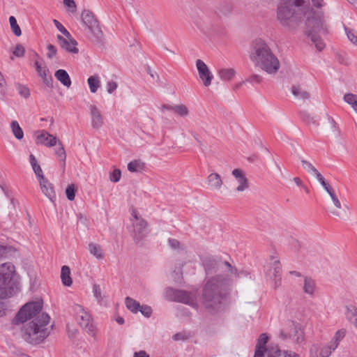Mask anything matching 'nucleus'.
I'll use <instances>...</instances> for the list:
<instances>
[{"instance_id": "obj_41", "label": "nucleus", "mask_w": 357, "mask_h": 357, "mask_svg": "<svg viewBox=\"0 0 357 357\" xmlns=\"http://www.w3.org/2000/svg\"><path fill=\"white\" fill-rule=\"evenodd\" d=\"M76 188L75 185L72 183L66 189V197L69 201H73L75 196Z\"/></svg>"}, {"instance_id": "obj_51", "label": "nucleus", "mask_w": 357, "mask_h": 357, "mask_svg": "<svg viewBox=\"0 0 357 357\" xmlns=\"http://www.w3.org/2000/svg\"><path fill=\"white\" fill-rule=\"evenodd\" d=\"M139 311L146 317H150L152 314V309L146 305H140Z\"/></svg>"}, {"instance_id": "obj_36", "label": "nucleus", "mask_w": 357, "mask_h": 357, "mask_svg": "<svg viewBox=\"0 0 357 357\" xmlns=\"http://www.w3.org/2000/svg\"><path fill=\"white\" fill-rule=\"evenodd\" d=\"M88 84L91 93H96L100 87V80L98 76H91L88 78Z\"/></svg>"}, {"instance_id": "obj_56", "label": "nucleus", "mask_w": 357, "mask_h": 357, "mask_svg": "<svg viewBox=\"0 0 357 357\" xmlns=\"http://www.w3.org/2000/svg\"><path fill=\"white\" fill-rule=\"evenodd\" d=\"M93 294H94V296L99 301H102V292H101V289H100V285L98 284H93Z\"/></svg>"}, {"instance_id": "obj_17", "label": "nucleus", "mask_w": 357, "mask_h": 357, "mask_svg": "<svg viewBox=\"0 0 357 357\" xmlns=\"http://www.w3.org/2000/svg\"><path fill=\"white\" fill-rule=\"evenodd\" d=\"M206 183L209 189L218 190L222 188L223 181L219 174L213 172L207 176Z\"/></svg>"}, {"instance_id": "obj_30", "label": "nucleus", "mask_w": 357, "mask_h": 357, "mask_svg": "<svg viewBox=\"0 0 357 357\" xmlns=\"http://www.w3.org/2000/svg\"><path fill=\"white\" fill-rule=\"evenodd\" d=\"M49 73V70L47 68H43L41 69V71L38 72L39 76L43 79L44 84L49 88L52 89L53 86V79L51 75L47 76V73Z\"/></svg>"}, {"instance_id": "obj_29", "label": "nucleus", "mask_w": 357, "mask_h": 357, "mask_svg": "<svg viewBox=\"0 0 357 357\" xmlns=\"http://www.w3.org/2000/svg\"><path fill=\"white\" fill-rule=\"evenodd\" d=\"M273 261L270 264L269 271L273 277H280L282 275V266L278 259L273 258Z\"/></svg>"}, {"instance_id": "obj_4", "label": "nucleus", "mask_w": 357, "mask_h": 357, "mask_svg": "<svg viewBox=\"0 0 357 357\" xmlns=\"http://www.w3.org/2000/svg\"><path fill=\"white\" fill-rule=\"evenodd\" d=\"M250 59L257 67L270 75L276 74L280 68L279 59L261 38H257L252 42Z\"/></svg>"}, {"instance_id": "obj_7", "label": "nucleus", "mask_w": 357, "mask_h": 357, "mask_svg": "<svg viewBox=\"0 0 357 357\" xmlns=\"http://www.w3.org/2000/svg\"><path fill=\"white\" fill-rule=\"evenodd\" d=\"M130 220L132 225V237L135 243L139 242L146 236V227L148 224L146 221L142 218L139 212L134 208H131Z\"/></svg>"}, {"instance_id": "obj_43", "label": "nucleus", "mask_w": 357, "mask_h": 357, "mask_svg": "<svg viewBox=\"0 0 357 357\" xmlns=\"http://www.w3.org/2000/svg\"><path fill=\"white\" fill-rule=\"evenodd\" d=\"M345 32L347 33V38L349 40L354 43V45H357V34L356 32H355L352 29H349L347 27H344Z\"/></svg>"}, {"instance_id": "obj_11", "label": "nucleus", "mask_w": 357, "mask_h": 357, "mask_svg": "<svg viewBox=\"0 0 357 357\" xmlns=\"http://www.w3.org/2000/svg\"><path fill=\"white\" fill-rule=\"evenodd\" d=\"M172 299L174 301L182 303L194 307L197 306V292L188 291L181 289L170 288L167 290Z\"/></svg>"}, {"instance_id": "obj_58", "label": "nucleus", "mask_w": 357, "mask_h": 357, "mask_svg": "<svg viewBox=\"0 0 357 357\" xmlns=\"http://www.w3.org/2000/svg\"><path fill=\"white\" fill-rule=\"evenodd\" d=\"M301 118L303 119V121H305V123H308V124H310V123H312V124H314L316 123V121H314V118L310 116V114L304 112L301 114Z\"/></svg>"}, {"instance_id": "obj_18", "label": "nucleus", "mask_w": 357, "mask_h": 357, "mask_svg": "<svg viewBox=\"0 0 357 357\" xmlns=\"http://www.w3.org/2000/svg\"><path fill=\"white\" fill-rule=\"evenodd\" d=\"M232 175L236 179H238V182L239 183L238 187L236 188V190L237 191H239V192L240 191H243L244 190H245L246 188H248V179L246 178V177L243 174V171L241 169H234L232 171Z\"/></svg>"}, {"instance_id": "obj_31", "label": "nucleus", "mask_w": 357, "mask_h": 357, "mask_svg": "<svg viewBox=\"0 0 357 357\" xmlns=\"http://www.w3.org/2000/svg\"><path fill=\"white\" fill-rule=\"evenodd\" d=\"M347 331L344 328L338 330L335 333L332 341L330 342L332 349H336L337 347L340 342L344 337Z\"/></svg>"}, {"instance_id": "obj_15", "label": "nucleus", "mask_w": 357, "mask_h": 357, "mask_svg": "<svg viewBox=\"0 0 357 357\" xmlns=\"http://www.w3.org/2000/svg\"><path fill=\"white\" fill-rule=\"evenodd\" d=\"M57 140L56 137L45 130H42L37 136L36 144H42L47 147H52L56 145Z\"/></svg>"}, {"instance_id": "obj_22", "label": "nucleus", "mask_w": 357, "mask_h": 357, "mask_svg": "<svg viewBox=\"0 0 357 357\" xmlns=\"http://www.w3.org/2000/svg\"><path fill=\"white\" fill-rule=\"evenodd\" d=\"M54 76L64 86L69 88L71 86L70 77L66 70H57Z\"/></svg>"}, {"instance_id": "obj_47", "label": "nucleus", "mask_w": 357, "mask_h": 357, "mask_svg": "<svg viewBox=\"0 0 357 357\" xmlns=\"http://www.w3.org/2000/svg\"><path fill=\"white\" fill-rule=\"evenodd\" d=\"M121 176V170L119 169H115L113 170L112 172L110 173L109 179L111 181H112L114 183H116L120 180Z\"/></svg>"}, {"instance_id": "obj_64", "label": "nucleus", "mask_w": 357, "mask_h": 357, "mask_svg": "<svg viewBox=\"0 0 357 357\" xmlns=\"http://www.w3.org/2000/svg\"><path fill=\"white\" fill-rule=\"evenodd\" d=\"M314 7L319 9L324 6V0H311Z\"/></svg>"}, {"instance_id": "obj_21", "label": "nucleus", "mask_w": 357, "mask_h": 357, "mask_svg": "<svg viewBox=\"0 0 357 357\" xmlns=\"http://www.w3.org/2000/svg\"><path fill=\"white\" fill-rule=\"evenodd\" d=\"M291 93L297 99L303 101L308 100L310 97V93L300 85L292 86Z\"/></svg>"}, {"instance_id": "obj_49", "label": "nucleus", "mask_w": 357, "mask_h": 357, "mask_svg": "<svg viewBox=\"0 0 357 357\" xmlns=\"http://www.w3.org/2000/svg\"><path fill=\"white\" fill-rule=\"evenodd\" d=\"M13 54L17 57H23L25 54V49L21 44H17L15 46Z\"/></svg>"}, {"instance_id": "obj_23", "label": "nucleus", "mask_w": 357, "mask_h": 357, "mask_svg": "<svg viewBox=\"0 0 357 357\" xmlns=\"http://www.w3.org/2000/svg\"><path fill=\"white\" fill-rule=\"evenodd\" d=\"M42 192L49 198L51 201L54 197V191L50 183L47 178L40 180L39 181Z\"/></svg>"}, {"instance_id": "obj_46", "label": "nucleus", "mask_w": 357, "mask_h": 357, "mask_svg": "<svg viewBox=\"0 0 357 357\" xmlns=\"http://www.w3.org/2000/svg\"><path fill=\"white\" fill-rule=\"evenodd\" d=\"M54 24H55L56 27L58 29V30L63 34L65 37L67 38H70V32L56 20H53Z\"/></svg>"}, {"instance_id": "obj_42", "label": "nucleus", "mask_w": 357, "mask_h": 357, "mask_svg": "<svg viewBox=\"0 0 357 357\" xmlns=\"http://www.w3.org/2000/svg\"><path fill=\"white\" fill-rule=\"evenodd\" d=\"M267 357H279L281 355L280 349L277 347H269L266 350Z\"/></svg>"}, {"instance_id": "obj_26", "label": "nucleus", "mask_w": 357, "mask_h": 357, "mask_svg": "<svg viewBox=\"0 0 357 357\" xmlns=\"http://www.w3.org/2000/svg\"><path fill=\"white\" fill-rule=\"evenodd\" d=\"M58 149L55 150V155L61 160V166L64 171L66 167V153L63 145L60 140H57Z\"/></svg>"}, {"instance_id": "obj_10", "label": "nucleus", "mask_w": 357, "mask_h": 357, "mask_svg": "<svg viewBox=\"0 0 357 357\" xmlns=\"http://www.w3.org/2000/svg\"><path fill=\"white\" fill-rule=\"evenodd\" d=\"M280 337L282 340L291 339L296 343H301L304 340V332L299 324L291 321L288 324L287 328L282 330Z\"/></svg>"}, {"instance_id": "obj_34", "label": "nucleus", "mask_w": 357, "mask_h": 357, "mask_svg": "<svg viewBox=\"0 0 357 357\" xmlns=\"http://www.w3.org/2000/svg\"><path fill=\"white\" fill-rule=\"evenodd\" d=\"M301 162L302 164L303 168L305 169L308 173L314 175L316 178L317 177L318 174H321L310 162L304 159H301Z\"/></svg>"}, {"instance_id": "obj_45", "label": "nucleus", "mask_w": 357, "mask_h": 357, "mask_svg": "<svg viewBox=\"0 0 357 357\" xmlns=\"http://www.w3.org/2000/svg\"><path fill=\"white\" fill-rule=\"evenodd\" d=\"M190 337V335L189 333H187L185 331H182L180 333H177L175 335L172 336V339L174 341H184L188 340Z\"/></svg>"}, {"instance_id": "obj_57", "label": "nucleus", "mask_w": 357, "mask_h": 357, "mask_svg": "<svg viewBox=\"0 0 357 357\" xmlns=\"http://www.w3.org/2000/svg\"><path fill=\"white\" fill-rule=\"evenodd\" d=\"M140 167V164L137 160H133L128 164V169L131 172H135L138 171Z\"/></svg>"}, {"instance_id": "obj_6", "label": "nucleus", "mask_w": 357, "mask_h": 357, "mask_svg": "<svg viewBox=\"0 0 357 357\" xmlns=\"http://www.w3.org/2000/svg\"><path fill=\"white\" fill-rule=\"evenodd\" d=\"M81 20L82 24L89 32V39L96 43H101L103 33L93 13L89 10H84L81 14Z\"/></svg>"}, {"instance_id": "obj_27", "label": "nucleus", "mask_w": 357, "mask_h": 357, "mask_svg": "<svg viewBox=\"0 0 357 357\" xmlns=\"http://www.w3.org/2000/svg\"><path fill=\"white\" fill-rule=\"evenodd\" d=\"M61 279L63 285L66 287H70L72 284L73 280L70 277V270L68 266H62L61 271Z\"/></svg>"}, {"instance_id": "obj_12", "label": "nucleus", "mask_w": 357, "mask_h": 357, "mask_svg": "<svg viewBox=\"0 0 357 357\" xmlns=\"http://www.w3.org/2000/svg\"><path fill=\"white\" fill-rule=\"evenodd\" d=\"M326 209L333 215L344 218L349 214L350 207L346 202H327Z\"/></svg>"}, {"instance_id": "obj_28", "label": "nucleus", "mask_w": 357, "mask_h": 357, "mask_svg": "<svg viewBox=\"0 0 357 357\" xmlns=\"http://www.w3.org/2000/svg\"><path fill=\"white\" fill-rule=\"evenodd\" d=\"M220 79L223 81H230L236 75V71L234 68H222L218 72Z\"/></svg>"}, {"instance_id": "obj_40", "label": "nucleus", "mask_w": 357, "mask_h": 357, "mask_svg": "<svg viewBox=\"0 0 357 357\" xmlns=\"http://www.w3.org/2000/svg\"><path fill=\"white\" fill-rule=\"evenodd\" d=\"M17 90L18 91L19 94L24 98H28L30 96V91L29 89L23 84H16Z\"/></svg>"}, {"instance_id": "obj_38", "label": "nucleus", "mask_w": 357, "mask_h": 357, "mask_svg": "<svg viewBox=\"0 0 357 357\" xmlns=\"http://www.w3.org/2000/svg\"><path fill=\"white\" fill-rule=\"evenodd\" d=\"M9 22L12 31L16 36H20L22 35V31L19 25L17 24V20L14 16L9 17Z\"/></svg>"}, {"instance_id": "obj_13", "label": "nucleus", "mask_w": 357, "mask_h": 357, "mask_svg": "<svg viewBox=\"0 0 357 357\" xmlns=\"http://www.w3.org/2000/svg\"><path fill=\"white\" fill-rule=\"evenodd\" d=\"M197 68L199 73L200 79L203 81L205 86H208L213 78V75L210 72L208 66L201 59H197L196 61Z\"/></svg>"}, {"instance_id": "obj_39", "label": "nucleus", "mask_w": 357, "mask_h": 357, "mask_svg": "<svg viewBox=\"0 0 357 357\" xmlns=\"http://www.w3.org/2000/svg\"><path fill=\"white\" fill-rule=\"evenodd\" d=\"M172 111L178 114L180 116L184 117L188 115L189 111L188 107L183 104L178 105H174L172 108Z\"/></svg>"}, {"instance_id": "obj_48", "label": "nucleus", "mask_w": 357, "mask_h": 357, "mask_svg": "<svg viewBox=\"0 0 357 357\" xmlns=\"http://www.w3.org/2000/svg\"><path fill=\"white\" fill-rule=\"evenodd\" d=\"M47 50L48 51L47 53V56L48 59H52L54 57L56 56L57 54V49L54 45H47Z\"/></svg>"}, {"instance_id": "obj_63", "label": "nucleus", "mask_w": 357, "mask_h": 357, "mask_svg": "<svg viewBox=\"0 0 357 357\" xmlns=\"http://www.w3.org/2000/svg\"><path fill=\"white\" fill-rule=\"evenodd\" d=\"M273 280L274 282V288L275 289H278L279 287L281 286V284H282V277L281 276L277 277V278L273 277Z\"/></svg>"}, {"instance_id": "obj_50", "label": "nucleus", "mask_w": 357, "mask_h": 357, "mask_svg": "<svg viewBox=\"0 0 357 357\" xmlns=\"http://www.w3.org/2000/svg\"><path fill=\"white\" fill-rule=\"evenodd\" d=\"M293 181L297 186L301 188V190H303L306 194L309 193V188L303 183V181L299 177H294Z\"/></svg>"}, {"instance_id": "obj_44", "label": "nucleus", "mask_w": 357, "mask_h": 357, "mask_svg": "<svg viewBox=\"0 0 357 357\" xmlns=\"http://www.w3.org/2000/svg\"><path fill=\"white\" fill-rule=\"evenodd\" d=\"M268 336L267 335V334L261 333L257 340V343L256 344V347H259V348L266 349L265 346H266V344L268 342Z\"/></svg>"}, {"instance_id": "obj_54", "label": "nucleus", "mask_w": 357, "mask_h": 357, "mask_svg": "<svg viewBox=\"0 0 357 357\" xmlns=\"http://www.w3.org/2000/svg\"><path fill=\"white\" fill-rule=\"evenodd\" d=\"M245 81L248 82H250V83L259 84L263 81V77H262V76H261L259 75L254 74V75H252L251 76H250L249 77H248L245 79Z\"/></svg>"}, {"instance_id": "obj_1", "label": "nucleus", "mask_w": 357, "mask_h": 357, "mask_svg": "<svg viewBox=\"0 0 357 357\" xmlns=\"http://www.w3.org/2000/svg\"><path fill=\"white\" fill-rule=\"evenodd\" d=\"M42 307V303L39 301L28 303L20 310L13 320V324L15 325L31 320L22 329V338L31 344L41 343L50 335L48 325L50 317L41 311Z\"/></svg>"}, {"instance_id": "obj_32", "label": "nucleus", "mask_w": 357, "mask_h": 357, "mask_svg": "<svg viewBox=\"0 0 357 357\" xmlns=\"http://www.w3.org/2000/svg\"><path fill=\"white\" fill-rule=\"evenodd\" d=\"M125 303L127 308L132 312L137 313L139 312L141 305L136 300L128 296L125 299Z\"/></svg>"}, {"instance_id": "obj_16", "label": "nucleus", "mask_w": 357, "mask_h": 357, "mask_svg": "<svg viewBox=\"0 0 357 357\" xmlns=\"http://www.w3.org/2000/svg\"><path fill=\"white\" fill-rule=\"evenodd\" d=\"M90 114L91 118V126L95 129L101 128L103 125V116L96 105H90Z\"/></svg>"}, {"instance_id": "obj_24", "label": "nucleus", "mask_w": 357, "mask_h": 357, "mask_svg": "<svg viewBox=\"0 0 357 357\" xmlns=\"http://www.w3.org/2000/svg\"><path fill=\"white\" fill-rule=\"evenodd\" d=\"M316 289V282L314 279L310 277H304L303 291L305 294L312 296Z\"/></svg>"}, {"instance_id": "obj_52", "label": "nucleus", "mask_w": 357, "mask_h": 357, "mask_svg": "<svg viewBox=\"0 0 357 357\" xmlns=\"http://www.w3.org/2000/svg\"><path fill=\"white\" fill-rule=\"evenodd\" d=\"M63 3L66 7L68 8V10L74 13L77 10L75 2L73 0H63Z\"/></svg>"}, {"instance_id": "obj_37", "label": "nucleus", "mask_w": 357, "mask_h": 357, "mask_svg": "<svg viewBox=\"0 0 357 357\" xmlns=\"http://www.w3.org/2000/svg\"><path fill=\"white\" fill-rule=\"evenodd\" d=\"M344 100L351 105L353 109L357 113V95L347 93L344 96Z\"/></svg>"}, {"instance_id": "obj_2", "label": "nucleus", "mask_w": 357, "mask_h": 357, "mask_svg": "<svg viewBox=\"0 0 357 357\" xmlns=\"http://www.w3.org/2000/svg\"><path fill=\"white\" fill-rule=\"evenodd\" d=\"M305 17V26H321V13L310 6L309 0H280L278 6L277 17L280 24L289 29H295L300 24L301 17Z\"/></svg>"}, {"instance_id": "obj_20", "label": "nucleus", "mask_w": 357, "mask_h": 357, "mask_svg": "<svg viewBox=\"0 0 357 357\" xmlns=\"http://www.w3.org/2000/svg\"><path fill=\"white\" fill-rule=\"evenodd\" d=\"M346 319L354 326L357 324V307L354 305H347L344 307Z\"/></svg>"}, {"instance_id": "obj_8", "label": "nucleus", "mask_w": 357, "mask_h": 357, "mask_svg": "<svg viewBox=\"0 0 357 357\" xmlns=\"http://www.w3.org/2000/svg\"><path fill=\"white\" fill-rule=\"evenodd\" d=\"M317 13H321V17L320 20L321 22V26L320 27H316L317 24H314V26L311 27L306 26L305 33L308 37L310 38L312 43L315 45L317 50L321 51L325 47V43L317 33H326L328 32V26L325 24L324 12L319 10L317 11Z\"/></svg>"}, {"instance_id": "obj_25", "label": "nucleus", "mask_w": 357, "mask_h": 357, "mask_svg": "<svg viewBox=\"0 0 357 357\" xmlns=\"http://www.w3.org/2000/svg\"><path fill=\"white\" fill-rule=\"evenodd\" d=\"M317 179L319 181V182L323 186V188L326 190V192L329 194L332 201H339L338 197L335 194L333 188L326 182V181L321 174H318Z\"/></svg>"}, {"instance_id": "obj_61", "label": "nucleus", "mask_w": 357, "mask_h": 357, "mask_svg": "<svg viewBox=\"0 0 357 357\" xmlns=\"http://www.w3.org/2000/svg\"><path fill=\"white\" fill-rule=\"evenodd\" d=\"M267 349H263L256 347L254 357H264V353L266 352Z\"/></svg>"}, {"instance_id": "obj_59", "label": "nucleus", "mask_w": 357, "mask_h": 357, "mask_svg": "<svg viewBox=\"0 0 357 357\" xmlns=\"http://www.w3.org/2000/svg\"><path fill=\"white\" fill-rule=\"evenodd\" d=\"M118 85L116 82L109 81L107 84V91L109 93H112L117 88Z\"/></svg>"}, {"instance_id": "obj_5", "label": "nucleus", "mask_w": 357, "mask_h": 357, "mask_svg": "<svg viewBox=\"0 0 357 357\" xmlns=\"http://www.w3.org/2000/svg\"><path fill=\"white\" fill-rule=\"evenodd\" d=\"M15 270L10 262L0 265V298H6L16 294L18 291L17 281L14 279Z\"/></svg>"}, {"instance_id": "obj_33", "label": "nucleus", "mask_w": 357, "mask_h": 357, "mask_svg": "<svg viewBox=\"0 0 357 357\" xmlns=\"http://www.w3.org/2000/svg\"><path fill=\"white\" fill-rule=\"evenodd\" d=\"M88 250L91 255L97 259H102L103 257L102 249L100 246L94 243H90L88 246Z\"/></svg>"}, {"instance_id": "obj_9", "label": "nucleus", "mask_w": 357, "mask_h": 357, "mask_svg": "<svg viewBox=\"0 0 357 357\" xmlns=\"http://www.w3.org/2000/svg\"><path fill=\"white\" fill-rule=\"evenodd\" d=\"M73 311L79 325L90 335L94 336L95 328L91 315L85 311L82 305L78 304L73 306Z\"/></svg>"}, {"instance_id": "obj_35", "label": "nucleus", "mask_w": 357, "mask_h": 357, "mask_svg": "<svg viewBox=\"0 0 357 357\" xmlns=\"http://www.w3.org/2000/svg\"><path fill=\"white\" fill-rule=\"evenodd\" d=\"M12 132L17 139H22L24 137V132L17 121H13L10 124Z\"/></svg>"}, {"instance_id": "obj_19", "label": "nucleus", "mask_w": 357, "mask_h": 357, "mask_svg": "<svg viewBox=\"0 0 357 357\" xmlns=\"http://www.w3.org/2000/svg\"><path fill=\"white\" fill-rule=\"evenodd\" d=\"M204 266L206 274L216 272L220 267L222 262L214 258H206L204 261Z\"/></svg>"}, {"instance_id": "obj_62", "label": "nucleus", "mask_w": 357, "mask_h": 357, "mask_svg": "<svg viewBox=\"0 0 357 357\" xmlns=\"http://www.w3.org/2000/svg\"><path fill=\"white\" fill-rule=\"evenodd\" d=\"M169 245L173 249H177L180 246V243L176 239H173V238L169 239Z\"/></svg>"}, {"instance_id": "obj_60", "label": "nucleus", "mask_w": 357, "mask_h": 357, "mask_svg": "<svg viewBox=\"0 0 357 357\" xmlns=\"http://www.w3.org/2000/svg\"><path fill=\"white\" fill-rule=\"evenodd\" d=\"M223 264L228 268L229 272L231 273V275H234L236 276L238 275V271L236 267H233L228 261H225Z\"/></svg>"}, {"instance_id": "obj_55", "label": "nucleus", "mask_w": 357, "mask_h": 357, "mask_svg": "<svg viewBox=\"0 0 357 357\" xmlns=\"http://www.w3.org/2000/svg\"><path fill=\"white\" fill-rule=\"evenodd\" d=\"M32 168L34 171V173L36 174V178L39 181L45 178L43 176V170L38 164L36 166H33Z\"/></svg>"}, {"instance_id": "obj_53", "label": "nucleus", "mask_w": 357, "mask_h": 357, "mask_svg": "<svg viewBox=\"0 0 357 357\" xmlns=\"http://www.w3.org/2000/svg\"><path fill=\"white\" fill-rule=\"evenodd\" d=\"M11 251V247L0 244V260L7 257L8 254Z\"/></svg>"}, {"instance_id": "obj_3", "label": "nucleus", "mask_w": 357, "mask_h": 357, "mask_svg": "<svg viewBox=\"0 0 357 357\" xmlns=\"http://www.w3.org/2000/svg\"><path fill=\"white\" fill-rule=\"evenodd\" d=\"M232 280L227 275H216L206 281L202 294V303L210 312L219 311L223 305Z\"/></svg>"}, {"instance_id": "obj_14", "label": "nucleus", "mask_w": 357, "mask_h": 357, "mask_svg": "<svg viewBox=\"0 0 357 357\" xmlns=\"http://www.w3.org/2000/svg\"><path fill=\"white\" fill-rule=\"evenodd\" d=\"M56 38L61 48L65 50L69 53H78L79 50L77 47V42L74 38H73L71 35L70 38H67L66 37L64 38L62 36L58 35Z\"/></svg>"}]
</instances>
